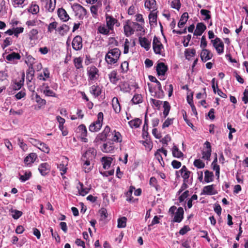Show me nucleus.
I'll return each mask as SVG.
<instances>
[{
	"instance_id": "obj_31",
	"label": "nucleus",
	"mask_w": 248,
	"mask_h": 248,
	"mask_svg": "<svg viewBox=\"0 0 248 248\" xmlns=\"http://www.w3.org/2000/svg\"><path fill=\"white\" fill-rule=\"evenodd\" d=\"M188 18V14L187 12H185L181 16L180 19L178 22V26L179 28H182L186 23Z\"/></svg>"
},
{
	"instance_id": "obj_8",
	"label": "nucleus",
	"mask_w": 248,
	"mask_h": 248,
	"mask_svg": "<svg viewBox=\"0 0 248 248\" xmlns=\"http://www.w3.org/2000/svg\"><path fill=\"white\" fill-rule=\"evenodd\" d=\"M99 70L95 66H92L88 68L87 73L89 79L91 80L97 79L99 76Z\"/></svg>"
},
{
	"instance_id": "obj_47",
	"label": "nucleus",
	"mask_w": 248,
	"mask_h": 248,
	"mask_svg": "<svg viewBox=\"0 0 248 248\" xmlns=\"http://www.w3.org/2000/svg\"><path fill=\"white\" fill-rule=\"evenodd\" d=\"M67 165L64 164L63 163H60L58 164L57 168L61 171V174L63 178H65L63 175L66 172L67 168L66 167Z\"/></svg>"
},
{
	"instance_id": "obj_15",
	"label": "nucleus",
	"mask_w": 248,
	"mask_h": 248,
	"mask_svg": "<svg viewBox=\"0 0 248 248\" xmlns=\"http://www.w3.org/2000/svg\"><path fill=\"white\" fill-rule=\"evenodd\" d=\"M184 213L183 208L181 207H179L175 214L173 221L178 223L181 222L184 218Z\"/></svg>"
},
{
	"instance_id": "obj_4",
	"label": "nucleus",
	"mask_w": 248,
	"mask_h": 248,
	"mask_svg": "<svg viewBox=\"0 0 248 248\" xmlns=\"http://www.w3.org/2000/svg\"><path fill=\"white\" fill-rule=\"evenodd\" d=\"M72 8L76 13V16H78L79 18H83L87 14L86 9L79 4L74 3Z\"/></svg>"
},
{
	"instance_id": "obj_23",
	"label": "nucleus",
	"mask_w": 248,
	"mask_h": 248,
	"mask_svg": "<svg viewBox=\"0 0 248 248\" xmlns=\"http://www.w3.org/2000/svg\"><path fill=\"white\" fill-rule=\"evenodd\" d=\"M101 162L104 169H108L112 163V158L111 157L104 156L101 158Z\"/></svg>"
},
{
	"instance_id": "obj_16",
	"label": "nucleus",
	"mask_w": 248,
	"mask_h": 248,
	"mask_svg": "<svg viewBox=\"0 0 248 248\" xmlns=\"http://www.w3.org/2000/svg\"><path fill=\"white\" fill-rule=\"evenodd\" d=\"M206 26L202 23H198L196 25V29L194 32V35L196 36H201L203 32L206 30Z\"/></svg>"
},
{
	"instance_id": "obj_25",
	"label": "nucleus",
	"mask_w": 248,
	"mask_h": 248,
	"mask_svg": "<svg viewBox=\"0 0 248 248\" xmlns=\"http://www.w3.org/2000/svg\"><path fill=\"white\" fill-rule=\"evenodd\" d=\"M117 21V20L112 16H106V23L107 27L109 28L111 31L113 30V27L115 23Z\"/></svg>"
},
{
	"instance_id": "obj_39",
	"label": "nucleus",
	"mask_w": 248,
	"mask_h": 248,
	"mask_svg": "<svg viewBox=\"0 0 248 248\" xmlns=\"http://www.w3.org/2000/svg\"><path fill=\"white\" fill-rule=\"evenodd\" d=\"M204 181L206 183H209L213 181L214 174L213 172L206 170L204 172Z\"/></svg>"
},
{
	"instance_id": "obj_10",
	"label": "nucleus",
	"mask_w": 248,
	"mask_h": 248,
	"mask_svg": "<svg viewBox=\"0 0 248 248\" xmlns=\"http://www.w3.org/2000/svg\"><path fill=\"white\" fill-rule=\"evenodd\" d=\"M21 58L20 55L15 52H12L5 57L6 60L13 63H16L17 61L19 60Z\"/></svg>"
},
{
	"instance_id": "obj_56",
	"label": "nucleus",
	"mask_w": 248,
	"mask_h": 248,
	"mask_svg": "<svg viewBox=\"0 0 248 248\" xmlns=\"http://www.w3.org/2000/svg\"><path fill=\"white\" fill-rule=\"evenodd\" d=\"M31 171H26L24 175H20L19 179L21 182H24L29 180L31 177Z\"/></svg>"
},
{
	"instance_id": "obj_27",
	"label": "nucleus",
	"mask_w": 248,
	"mask_h": 248,
	"mask_svg": "<svg viewBox=\"0 0 248 248\" xmlns=\"http://www.w3.org/2000/svg\"><path fill=\"white\" fill-rule=\"evenodd\" d=\"M37 157V155L36 153H31L25 158L24 162L28 165L33 163L35 161Z\"/></svg>"
},
{
	"instance_id": "obj_57",
	"label": "nucleus",
	"mask_w": 248,
	"mask_h": 248,
	"mask_svg": "<svg viewBox=\"0 0 248 248\" xmlns=\"http://www.w3.org/2000/svg\"><path fill=\"white\" fill-rule=\"evenodd\" d=\"M58 25V23L56 21H54L50 23L48 25L47 31L51 33L54 30H56V28Z\"/></svg>"
},
{
	"instance_id": "obj_60",
	"label": "nucleus",
	"mask_w": 248,
	"mask_h": 248,
	"mask_svg": "<svg viewBox=\"0 0 248 248\" xmlns=\"http://www.w3.org/2000/svg\"><path fill=\"white\" fill-rule=\"evenodd\" d=\"M181 5L180 0H173L171 1V7L172 8L179 10L181 7Z\"/></svg>"
},
{
	"instance_id": "obj_63",
	"label": "nucleus",
	"mask_w": 248,
	"mask_h": 248,
	"mask_svg": "<svg viewBox=\"0 0 248 248\" xmlns=\"http://www.w3.org/2000/svg\"><path fill=\"white\" fill-rule=\"evenodd\" d=\"M101 219H105L108 217L107 210L105 208H101L99 210Z\"/></svg>"
},
{
	"instance_id": "obj_46",
	"label": "nucleus",
	"mask_w": 248,
	"mask_h": 248,
	"mask_svg": "<svg viewBox=\"0 0 248 248\" xmlns=\"http://www.w3.org/2000/svg\"><path fill=\"white\" fill-rule=\"evenodd\" d=\"M112 140L117 142L122 141L121 135L120 132L114 130L112 133Z\"/></svg>"
},
{
	"instance_id": "obj_54",
	"label": "nucleus",
	"mask_w": 248,
	"mask_h": 248,
	"mask_svg": "<svg viewBox=\"0 0 248 248\" xmlns=\"http://www.w3.org/2000/svg\"><path fill=\"white\" fill-rule=\"evenodd\" d=\"M193 165L198 169H202L205 167L204 163L200 159H195L193 162Z\"/></svg>"
},
{
	"instance_id": "obj_19",
	"label": "nucleus",
	"mask_w": 248,
	"mask_h": 248,
	"mask_svg": "<svg viewBox=\"0 0 248 248\" xmlns=\"http://www.w3.org/2000/svg\"><path fill=\"white\" fill-rule=\"evenodd\" d=\"M202 193L208 195H213L216 194L217 191L214 189V185H211L204 186Z\"/></svg>"
},
{
	"instance_id": "obj_29",
	"label": "nucleus",
	"mask_w": 248,
	"mask_h": 248,
	"mask_svg": "<svg viewBox=\"0 0 248 248\" xmlns=\"http://www.w3.org/2000/svg\"><path fill=\"white\" fill-rule=\"evenodd\" d=\"M35 71L33 67H29V69L26 71V80L27 82V84H29V82H31L32 80L34 75Z\"/></svg>"
},
{
	"instance_id": "obj_24",
	"label": "nucleus",
	"mask_w": 248,
	"mask_h": 248,
	"mask_svg": "<svg viewBox=\"0 0 248 248\" xmlns=\"http://www.w3.org/2000/svg\"><path fill=\"white\" fill-rule=\"evenodd\" d=\"M112 106L116 113H119L121 111V106L116 97H114L112 100Z\"/></svg>"
},
{
	"instance_id": "obj_22",
	"label": "nucleus",
	"mask_w": 248,
	"mask_h": 248,
	"mask_svg": "<svg viewBox=\"0 0 248 248\" xmlns=\"http://www.w3.org/2000/svg\"><path fill=\"white\" fill-rule=\"evenodd\" d=\"M90 93L95 97L99 96L102 93L101 88L97 85H93L90 88Z\"/></svg>"
},
{
	"instance_id": "obj_59",
	"label": "nucleus",
	"mask_w": 248,
	"mask_h": 248,
	"mask_svg": "<svg viewBox=\"0 0 248 248\" xmlns=\"http://www.w3.org/2000/svg\"><path fill=\"white\" fill-rule=\"evenodd\" d=\"M155 158L158 161L162 166H164L165 165V163L163 161V158L162 157L160 153L157 150V151L155 154Z\"/></svg>"
},
{
	"instance_id": "obj_2",
	"label": "nucleus",
	"mask_w": 248,
	"mask_h": 248,
	"mask_svg": "<svg viewBox=\"0 0 248 248\" xmlns=\"http://www.w3.org/2000/svg\"><path fill=\"white\" fill-rule=\"evenodd\" d=\"M103 119L104 115L103 112H99L97 115V120L90 125L89 130L92 132L98 131L102 127Z\"/></svg>"
},
{
	"instance_id": "obj_37",
	"label": "nucleus",
	"mask_w": 248,
	"mask_h": 248,
	"mask_svg": "<svg viewBox=\"0 0 248 248\" xmlns=\"http://www.w3.org/2000/svg\"><path fill=\"white\" fill-rule=\"evenodd\" d=\"M119 87L120 88V90L124 93H128L131 90L129 84L125 81L122 82L120 83Z\"/></svg>"
},
{
	"instance_id": "obj_43",
	"label": "nucleus",
	"mask_w": 248,
	"mask_h": 248,
	"mask_svg": "<svg viewBox=\"0 0 248 248\" xmlns=\"http://www.w3.org/2000/svg\"><path fill=\"white\" fill-rule=\"evenodd\" d=\"M163 108L164 111L163 114L164 118H166L169 114L170 110V103L168 101H164L163 103Z\"/></svg>"
},
{
	"instance_id": "obj_50",
	"label": "nucleus",
	"mask_w": 248,
	"mask_h": 248,
	"mask_svg": "<svg viewBox=\"0 0 248 248\" xmlns=\"http://www.w3.org/2000/svg\"><path fill=\"white\" fill-rule=\"evenodd\" d=\"M97 31L100 33L104 35H108L109 33V31L111 30L107 27H106L105 26H100L98 28Z\"/></svg>"
},
{
	"instance_id": "obj_36",
	"label": "nucleus",
	"mask_w": 248,
	"mask_h": 248,
	"mask_svg": "<svg viewBox=\"0 0 248 248\" xmlns=\"http://www.w3.org/2000/svg\"><path fill=\"white\" fill-rule=\"evenodd\" d=\"M81 160L83 162H84V163L83 165V168L84 169L85 172L87 173V172H89V171H90L93 168V166H90L89 167H86V166H90L91 162L93 160H88L87 159H81Z\"/></svg>"
},
{
	"instance_id": "obj_49",
	"label": "nucleus",
	"mask_w": 248,
	"mask_h": 248,
	"mask_svg": "<svg viewBox=\"0 0 248 248\" xmlns=\"http://www.w3.org/2000/svg\"><path fill=\"white\" fill-rule=\"evenodd\" d=\"M210 13L209 10L206 9H202L200 11L201 14L204 16L203 20L205 21L208 20L211 18Z\"/></svg>"
},
{
	"instance_id": "obj_7",
	"label": "nucleus",
	"mask_w": 248,
	"mask_h": 248,
	"mask_svg": "<svg viewBox=\"0 0 248 248\" xmlns=\"http://www.w3.org/2000/svg\"><path fill=\"white\" fill-rule=\"evenodd\" d=\"M73 48L77 51L80 50L82 48V39L79 35L75 36L72 42Z\"/></svg>"
},
{
	"instance_id": "obj_17",
	"label": "nucleus",
	"mask_w": 248,
	"mask_h": 248,
	"mask_svg": "<svg viewBox=\"0 0 248 248\" xmlns=\"http://www.w3.org/2000/svg\"><path fill=\"white\" fill-rule=\"evenodd\" d=\"M57 13L59 17L63 22H66L70 19L69 15L64 9L59 8Z\"/></svg>"
},
{
	"instance_id": "obj_26",
	"label": "nucleus",
	"mask_w": 248,
	"mask_h": 248,
	"mask_svg": "<svg viewBox=\"0 0 248 248\" xmlns=\"http://www.w3.org/2000/svg\"><path fill=\"white\" fill-rule=\"evenodd\" d=\"M108 76L110 82L112 84H116L119 80V77L117 76V72L116 70H112Z\"/></svg>"
},
{
	"instance_id": "obj_41",
	"label": "nucleus",
	"mask_w": 248,
	"mask_h": 248,
	"mask_svg": "<svg viewBox=\"0 0 248 248\" xmlns=\"http://www.w3.org/2000/svg\"><path fill=\"white\" fill-rule=\"evenodd\" d=\"M127 218L125 217H120L118 219L117 227L118 228H123L126 226Z\"/></svg>"
},
{
	"instance_id": "obj_42",
	"label": "nucleus",
	"mask_w": 248,
	"mask_h": 248,
	"mask_svg": "<svg viewBox=\"0 0 248 248\" xmlns=\"http://www.w3.org/2000/svg\"><path fill=\"white\" fill-rule=\"evenodd\" d=\"M40 8L39 6L35 3H32L28 9V11L33 15H36L39 13Z\"/></svg>"
},
{
	"instance_id": "obj_64",
	"label": "nucleus",
	"mask_w": 248,
	"mask_h": 248,
	"mask_svg": "<svg viewBox=\"0 0 248 248\" xmlns=\"http://www.w3.org/2000/svg\"><path fill=\"white\" fill-rule=\"evenodd\" d=\"M174 119L173 118H167L162 124V128H165L169 127L170 125L173 123Z\"/></svg>"
},
{
	"instance_id": "obj_21",
	"label": "nucleus",
	"mask_w": 248,
	"mask_h": 248,
	"mask_svg": "<svg viewBox=\"0 0 248 248\" xmlns=\"http://www.w3.org/2000/svg\"><path fill=\"white\" fill-rule=\"evenodd\" d=\"M114 149L113 142H108L104 143L102 148V151L106 153H111Z\"/></svg>"
},
{
	"instance_id": "obj_20",
	"label": "nucleus",
	"mask_w": 248,
	"mask_h": 248,
	"mask_svg": "<svg viewBox=\"0 0 248 248\" xmlns=\"http://www.w3.org/2000/svg\"><path fill=\"white\" fill-rule=\"evenodd\" d=\"M144 6L149 10L152 9V11H155L157 10L155 0H145Z\"/></svg>"
},
{
	"instance_id": "obj_33",
	"label": "nucleus",
	"mask_w": 248,
	"mask_h": 248,
	"mask_svg": "<svg viewBox=\"0 0 248 248\" xmlns=\"http://www.w3.org/2000/svg\"><path fill=\"white\" fill-rule=\"evenodd\" d=\"M39 31L36 29H32L28 33L29 39L31 41L37 40Z\"/></svg>"
},
{
	"instance_id": "obj_45",
	"label": "nucleus",
	"mask_w": 248,
	"mask_h": 248,
	"mask_svg": "<svg viewBox=\"0 0 248 248\" xmlns=\"http://www.w3.org/2000/svg\"><path fill=\"white\" fill-rule=\"evenodd\" d=\"M143 98L141 94H136L132 98L131 101L134 104H138L142 102Z\"/></svg>"
},
{
	"instance_id": "obj_51",
	"label": "nucleus",
	"mask_w": 248,
	"mask_h": 248,
	"mask_svg": "<svg viewBox=\"0 0 248 248\" xmlns=\"http://www.w3.org/2000/svg\"><path fill=\"white\" fill-rule=\"evenodd\" d=\"M8 75L6 71H0V82H4L7 84L8 83Z\"/></svg>"
},
{
	"instance_id": "obj_53",
	"label": "nucleus",
	"mask_w": 248,
	"mask_h": 248,
	"mask_svg": "<svg viewBox=\"0 0 248 248\" xmlns=\"http://www.w3.org/2000/svg\"><path fill=\"white\" fill-rule=\"evenodd\" d=\"M74 62L77 69H80L83 67L82 59L81 57L76 58L74 60Z\"/></svg>"
},
{
	"instance_id": "obj_61",
	"label": "nucleus",
	"mask_w": 248,
	"mask_h": 248,
	"mask_svg": "<svg viewBox=\"0 0 248 248\" xmlns=\"http://www.w3.org/2000/svg\"><path fill=\"white\" fill-rule=\"evenodd\" d=\"M129 64L127 61L123 62L121 65V69L122 73H126L128 70Z\"/></svg>"
},
{
	"instance_id": "obj_52",
	"label": "nucleus",
	"mask_w": 248,
	"mask_h": 248,
	"mask_svg": "<svg viewBox=\"0 0 248 248\" xmlns=\"http://www.w3.org/2000/svg\"><path fill=\"white\" fill-rule=\"evenodd\" d=\"M35 59L31 55L27 57L25 62L28 64L29 67H33V64L35 63Z\"/></svg>"
},
{
	"instance_id": "obj_11",
	"label": "nucleus",
	"mask_w": 248,
	"mask_h": 248,
	"mask_svg": "<svg viewBox=\"0 0 248 248\" xmlns=\"http://www.w3.org/2000/svg\"><path fill=\"white\" fill-rule=\"evenodd\" d=\"M200 57L203 62H206L212 59L213 54L211 52L207 49H202Z\"/></svg>"
},
{
	"instance_id": "obj_6",
	"label": "nucleus",
	"mask_w": 248,
	"mask_h": 248,
	"mask_svg": "<svg viewBox=\"0 0 248 248\" xmlns=\"http://www.w3.org/2000/svg\"><path fill=\"white\" fill-rule=\"evenodd\" d=\"M77 132L80 134L82 141L84 142H88V139L86 138L87 136V130L85 124H81L79 125L77 129Z\"/></svg>"
},
{
	"instance_id": "obj_38",
	"label": "nucleus",
	"mask_w": 248,
	"mask_h": 248,
	"mask_svg": "<svg viewBox=\"0 0 248 248\" xmlns=\"http://www.w3.org/2000/svg\"><path fill=\"white\" fill-rule=\"evenodd\" d=\"M69 27L66 25L63 24L61 27L58 28L56 30L59 32L61 35H64L69 31Z\"/></svg>"
},
{
	"instance_id": "obj_3",
	"label": "nucleus",
	"mask_w": 248,
	"mask_h": 248,
	"mask_svg": "<svg viewBox=\"0 0 248 248\" xmlns=\"http://www.w3.org/2000/svg\"><path fill=\"white\" fill-rule=\"evenodd\" d=\"M213 46L216 49L218 54L220 55L224 52V45L220 38L216 37L214 40H211Z\"/></svg>"
},
{
	"instance_id": "obj_30",
	"label": "nucleus",
	"mask_w": 248,
	"mask_h": 248,
	"mask_svg": "<svg viewBox=\"0 0 248 248\" xmlns=\"http://www.w3.org/2000/svg\"><path fill=\"white\" fill-rule=\"evenodd\" d=\"M78 184L79 186H78L77 188L80 195L84 196L89 192L90 188H84L83 184L81 182H79Z\"/></svg>"
},
{
	"instance_id": "obj_18",
	"label": "nucleus",
	"mask_w": 248,
	"mask_h": 248,
	"mask_svg": "<svg viewBox=\"0 0 248 248\" xmlns=\"http://www.w3.org/2000/svg\"><path fill=\"white\" fill-rule=\"evenodd\" d=\"M156 70L159 76L164 75L168 70V66L164 62H159L157 64Z\"/></svg>"
},
{
	"instance_id": "obj_14",
	"label": "nucleus",
	"mask_w": 248,
	"mask_h": 248,
	"mask_svg": "<svg viewBox=\"0 0 248 248\" xmlns=\"http://www.w3.org/2000/svg\"><path fill=\"white\" fill-rule=\"evenodd\" d=\"M149 80L153 82H156L157 88L159 91L157 95L158 98H162L164 96V92L162 89V86L161 85L160 82L157 80V79L155 78V77L153 76H149Z\"/></svg>"
},
{
	"instance_id": "obj_58",
	"label": "nucleus",
	"mask_w": 248,
	"mask_h": 248,
	"mask_svg": "<svg viewBox=\"0 0 248 248\" xmlns=\"http://www.w3.org/2000/svg\"><path fill=\"white\" fill-rule=\"evenodd\" d=\"M35 101L39 105H40V108L42 106H45L46 103V100L41 98V97L37 94L35 95Z\"/></svg>"
},
{
	"instance_id": "obj_40",
	"label": "nucleus",
	"mask_w": 248,
	"mask_h": 248,
	"mask_svg": "<svg viewBox=\"0 0 248 248\" xmlns=\"http://www.w3.org/2000/svg\"><path fill=\"white\" fill-rule=\"evenodd\" d=\"M152 11L149 15V23L151 25L153 23L157 24V12Z\"/></svg>"
},
{
	"instance_id": "obj_1",
	"label": "nucleus",
	"mask_w": 248,
	"mask_h": 248,
	"mask_svg": "<svg viewBox=\"0 0 248 248\" xmlns=\"http://www.w3.org/2000/svg\"><path fill=\"white\" fill-rule=\"evenodd\" d=\"M121 51L118 48L110 49L105 56V60L108 64L116 63L119 59Z\"/></svg>"
},
{
	"instance_id": "obj_28",
	"label": "nucleus",
	"mask_w": 248,
	"mask_h": 248,
	"mask_svg": "<svg viewBox=\"0 0 248 248\" xmlns=\"http://www.w3.org/2000/svg\"><path fill=\"white\" fill-rule=\"evenodd\" d=\"M139 42L140 46L144 47L147 51L150 48V42L145 37H140Z\"/></svg>"
},
{
	"instance_id": "obj_32",
	"label": "nucleus",
	"mask_w": 248,
	"mask_h": 248,
	"mask_svg": "<svg viewBox=\"0 0 248 248\" xmlns=\"http://www.w3.org/2000/svg\"><path fill=\"white\" fill-rule=\"evenodd\" d=\"M172 154L173 157L180 158L184 156V154L175 145L172 149Z\"/></svg>"
},
{
	"instance_id": "obj_35",
	"label": "nucleus",
	"mask_w": 248,
	"mask_h": 248,
	"mask_svg": "<svg viewBox=\"0 0 248 248\" xmlns=\"http://www.w3.org/2000/svg\"><path fill=\"white\" fill-rule=\"evenodd\" d=\"M142 123L141 120L139 118H135V119L132 120L128 122V124L132 128H138L139 127Z\"/></svg>"
},
{
	"instance_id": "obj_48",
	"label": "nucleus",
	"mask_w": 248,
	"mask_h": 248,
	"mask_svg": "<svg viewBox=\"0 0 248 248\" xmlns=\"http://www.w3.org/2000/svg\"><path fill=\"white\" fill-rule=\"evenodd\" d=\"M38 148L41 150L42 152L48 154L50 151V148L47 145L46 143L41 142L39 143Z\"/></svg>"
},
{
	"instance_id": "obj_44",
	"label": "nucleus",
	"mask_w": 248,
	"mask_h": 248,
	"mask_svg": "<svg viewBox=\"0 0 248 248\" xmlns=\"http://www.w3.org/2000/svg\"><path fill=\"white\" fill-rule=\"evenodd\" d=\"M135 187L133 186H131L129 188V190L125 193V196L126 197V200L129 202H134L133 197L132 196V194Z\"/></svg>"
},
{
	"instance_id": "obj_55",
	"label": "nucleus",
	"mask_w": 248,
	"mask_h": 248,
	"mask_svg": "<svg viewBox=\"0 0 248 248\" xmlns=\"http://www.w3.org/2000/svg\"><path fill=\"white\" fill-rule=\"evenodd\" d=\"M10 211L12 213V217L15 219H18L22 215V212L21 211L17 210L11 209Z\"/></svg>"
},
{
	"instance_id": "obj_12",
	"label": "nucleus",
	"mask_w": 248,
	"mask_h": 248,
	"mask_svg": "<svg viewBox=\"0 0 248 248\" xmlns=\"http://www.w3.org/2000/svg\"><path fill=\"white\" fill-rule=\"evenodd\" d=\"M38 170L42 175L45 176L49 173L50 166L47 163H43L39 166Z\"/></svg>"
},
{
	"instance_id": "obj_9",
	"label": "nucleus",
	"mask_w": 248,
	"mask_h": 248,
	"mask_svg": "<svg viewBox=\"0 0 248 248\" xmlns=\"http://www.w3.org/2000/svg\"><path fill=\"white\" fill-rule=\"evenodd\" d=\"M96 155V151L94 148H90L82 155L81 159H87L88 160H93Z\"/></svg>"
},
{
	"instance_id": "obj_34",
	"label": "nucleus",
	"mask_w": 248,
	"mask_h": 248,
	"mask_svg": "<svg viewBox=\"0 0 248 248\" xmlns=\"http://www.w3.org/2000/svg\"><path fill=\"white\" fill-rule=\"evenodd\" d=\"M124 33L125 35L128 37L134 34V30L131 27V26L127 23L124 27Z\"/></svg>"
},
{
	"instance_id": "obj_13",
	"label": "nucleus",
	"mask_w": 248,
	"mask_h": 248,
	"mask_svg": "<svg viewBox=\"0 0 248 248\" xmlns=\"http://www.w3.org/2000/svg\"><path fill=\"white\" fill-rule=\"evenodd\" d=\"M206 150V151H203L202 152V158L206 159V160H209L211 155V146L210 144V143L209 141H206L204 143Z\"/></svg>"
},
{
	"instance_id": "obj_5",
	"label": "nucleus",
	"mask_w": 248,
	"mask_h": 248,
	"mask_svg": "<svg viewBox=\"0 0 248 248\" xmlns=\"http://www.w3.org/2000/svg\"><path fill=\"white\" fill-rule=\"evenodd\" d=\"M153 47L155 54H161V51L163 48V46L156 36H155L153 38Z\"/></svg>"
},
{
	"instance_id": "obj_62",
	"label": "nucleus",
	"mask_w": 248,
	"mask_h": 248,
	"mask_svg": "<svg viewBox=\"0 0 248 248\" xmlns=\"http://www.w3.org/2000/svg\"><path fill=\"white\" fill-rule=\"evenodd\" d=\"M185 54L186 58L187 59V57H193L196 54V50L194 48L188 49H187L185 51Z\"/></svg>"
}]
</instances>
